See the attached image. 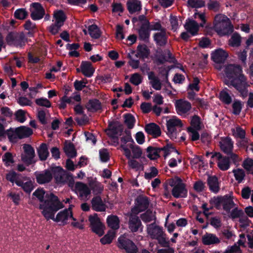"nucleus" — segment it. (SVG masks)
<instances>
[{"mask_svg":"<svg viewBox=\"0 0 253 253\" xmlns=\"http://www.w3.org/2000/svg\"><path fill=\"white\" fill-rule=\"evenodd\" d=\"M63 208L64 206L62 202L54 195H51L46 202L40 206L41 213L47 220L52 219L61 225L67 224L70 220H75L72 215L71 205L68 209L59 212L55 216V213Z\"/></svg>","mask_w":253,"mask_h":253,"instance_id":"nucleus-1","label":"nucleus"},{"mask_svg":"<svg viewBox=\"0 0 253 253\" xmlns=\"http://www.w3.org/2000/svg\"><path fill=\"white\" fill-rule=\"evenodd\" d=\"M224 72L225 84L229 86H233L241 92H244L247 83L241 67L239 65L230 64L225 67Z\"/></svg>","mask_w":253,"mask_h":253,"instance_id":"nucleus-2","label":"nucleus"},{"mask_svg":"<svg viewBox=\"0 0 253 253\" xmlns=\"http://www.w3.org/2000/svg\"><path fill=\"white\" fill-rule=\"evenodd\" d=\"M213 29L220 36L230 34L233 30V27L230 20L222 14H217L213 22Z\"/></svg>","mask_w":253,"mask_h":253,"instance_id":"nucleus-3","label":"nucleus"},{"mask_svg":"<svg viewBox=\"0 0 253 253\" xmlns=\"http://www.w3.org/2000/svg\"><path fill=\"white\" fill-rule=\"evenodd\" d=\"M147 233L148 236L152 239H156L158 243L165 245L167 243L166 234L163 227L153 223L147 225Z\"/></svg>","mask_w":253,"mask_h":253,"instance_id":"nucleus-4","label":"nucleus"},{"mask_svg":"<svg viewBox=\"0 0 253 253\" xmlns=\"http://www.w3.org/2000/svg\"><path fill=\"white\" fill-rule=\"evenodd\" d=\"M167 134L172 140L177 138V134L183 126L182 121L175 116H173L167 121Z\"/></svg>","mask_w":253,"mask_h":253,"instance_id":"nucleus-5","label":"nucleus"},{"mask_svg":"<svg viewBox=\"0 0 253 253\" xmlns=\"http://www.w3.org/2000/svg\"><path fill=\"white\" fill-rule=\"evenodd\" d=\"M169 185L173 187L172 194L175 198H184L187 196V191L185 185L180 178L175 177L170 179Z\"/></svg>","mask_w":253,"mask_h":253,"instance_id":"nucleus-6","label":"nucleus"},{"mask_svg":"<svg viewBox=\"0 0 253 253\" xmlns=\"http://www.w3.org/2000/svg\"><path fill=\"white\" fill-rule=\"evenodd\" d=\"M121 147L123 151L124 155L127 159L142 158V149L135 143H128L127 145L121 144Z\"/></svg>","mask_w":253,"mask_h":253,"instance_id":"nucleus-7","label":"nucleus"},{"mask_svg":"<svg viewBox=\"0 0 253 253\" xmlns=\"http://www.w3.org/2000/svg\"><path fill=\"white\" fill-rule=\"evenodd\" d=\"M33 133V130L25 126H21L14 130H8L7 135L9 140L15 142L18 139H22L29 137Z\"/></svg>","mask_w":253,"mask_h":253,"instance_id":"nucleus-8","label":"nucleus"},{"mask_svg":"<svg viewBox=\"0 0 253 253\" xmlns=\"http://www.w3.org/2000/svg\"><path fill=\"white\" fill-rule=\"evenodd\" d=\"M117 246L121 249L125 250L127 253H137V248L134 243L128 239L125 235L118 239Z\"/></svg>","mask_w":253,"mask_h":253,"instance_id":"nucleus-9","label":"nucleus"},{"mask_svg":"<svg viewBox=\"0 0 253 253\" xmlns=\"http://www.w3.org/2000/svg\"><path fill=\"white\" fill-rule=\"evenodd\" d=\"M6 41L10 45L22 47L26 42L24 35L22 33L11 32L6 37Z\"/></svg>","mask_w":253,"mask_h":253,"instance_id":"nucleus-10","label":"nucleus"},{"mask_svg":"<svg viewBox=\"0 0 253 253\" xmlns=\"http://www.w3.org/2000/svg\"><path fill=\"white\" fill-rule=\"evenodd\" d=\"M123 130V125L119 122L115 121L109 123L108 128L106 130L107 134L110 137L116 138L122 134Z\"/></svg>","mask_w":253,"mask_h":253,"instance_id":"nucleus-11","label":"nucleus"},{"mask_svg":"<svg viewBox=\"0 0 253 253\" xmlns=\"http://www.w3.org/2000/svg\"><path fill=\"white\" fill-rule=\"evenodd\" d=\"M88 219L93 232L99 236L103 235L104 233L105 226L101 222L97 214L90 215Z\"/></svg>","mask_w":253,"mask_h":253,"instance_id":"nucleus-12","label":"nucleus"},{"mask_svg":"<svg viewBox=\"0 0 253 253\" xmlns=\"http://www.w3.org/2000/svg\"><path fill=\"white\" fill-rule=\"evenodd\" d=\"M74 191L81 200H86L87 197L90 194V189L88 186L81 182L76 183Z\"/></svg>","mask_w":253,"mask_h":253,"instance_id":"nucleus-13","label":"nucleus"},{"mask_svg":"<svg viewBox=\"0 0 253 253\" xmlns=\"http://www.w3.org/2000/svg\"><path fill=\"white\" fill-rule=\"evenodd\" d=\"M177 113L180 116H185L189 114L192 107L191 103L183 99L177 100L175 103Z\"/></svg>","mask_w":253,"mask_h":253,"instance_id":"nucleus-14","label":"nucleus"},{"mask_svg":"<svg viewBox=\"0 0 253 253\" xmlns=\"http://www.w3.org/2000/svg\"><path fill=\"white\" fill-rule=\"evenodd\" d=\"M211 158L216 161L218 168L223 171L228 170L230 166L229 159L226 157H223L219 153L212 154Z\"/></svg>","mask_w":253,"mask_h":253,"instance_id":"nucleus-15","label":"nucleus"},{"mask_svg":"<svg viewBox=\"0 0 253 253\" xmlns=\"http://www.w3.org/2000/svg\"><path fill=\"white\" fill-rule=\"evenodd\" d=\"M52 169H48L41 172H35L37 182L40 184L49 183L52 179Z\"/></svg>","mask_w":253,"mask_h":253,"instance_id":"nucleus-16","label":"nucleus"},{"mask_svg":"<svg viewBox=\"0 0 253 253\" xmlns=\"http://www.w3.org/2000/svg\"><path fill=\"white\" fill-rule=\"evenodd\" d=\"M24 153L21 156L22 161L28 165H30L33 162V159L35 156L34 148L29 144L23 145Z\"/></svg>","mask_w":253,"mask_h":253,"instance_id":"nucleus-17","label":"nucleus"},{"mask_svg":"<svg viewBox=\"0 0 253 253\" xmlns=\"http://www.w3.org/2000/svg\"><path fill=\"white\" fill-rule=\"evenodd\" d=\"M31 16L34 20L42 19L44 15V10L42 5L38 2L33 3L30 6Z\"/></svg>","mask_w":253,"mask_h":253,"instance_id":"nucleus-18","label":"nucleus"},{"mask_svg":"<svg viewBox=\"0 0 253 253\" xmlns=\"http://www.w3.org/2000/svg\"><path fill=\"white\" fill-rule=\"evenodd\" d=\"M149 202L146 197H139L136 200L135 207L132 209V213L137 214L145 210L148 206Z\"/></svg>","mask_w":253,"mask_h":253,"instance_id":"nucleus-19","label":"nucleus"},{"mask_svg":"<svg viewBox=\"0 0 253 253\" xmlns=\"http://www.w3.org/2000/svg\"><path fill=\"white\" fill-rule=\"evenodd\" d=\"M16 185L21 187L26 193H30L34 189L32 180L28 177L22 176L19 181H16Z\"/></svg>","mask_w":253,"mask_h":253,"instance_id":"nucleus-20","label":"nucleus"},{"mask_svg":"<svg viewBox=\"0 0 253 253\" xmlns=\"http://www.w3.org/2000/svg\"><path fill=\"white\" fill-rule=\"evenodd\" d=\"M53 170L52 175H54L56 182L58 183H64L66 181L68 175L64 170L60 168L51 169Z\"/></svg>","mask_w":253,"mask_h":253,"instance_id":"nucleus-21","label":"nucleus"},{"mask_svg":"<svg viewBox=\"0 0 253 253\" xmlns=\"http://www.w3.org/2000/svg\"><path fill=\"white\" fill-rule=\"evenodd\" d=\"M222 151L227 154L231 153L233 148V142L228 137L222 138L219 142Z\"/></svg>","mask_w":253,"mask_h":253,"instance_id":"nucleus-22","label":"nucleus"},{"mask_svg":"<svg viewBox=\"0 0 253 253\" xmlns=\"http://www.w3.org/2000/svg\"><path fill=\"white\" fill-rule=\"evenodd\" d=\"M153 37L155 42L159 46H164L167 42L168 36L166 30L157 32L154 34Z\"/></svg>","mask_w":253,"mask_h":253,"instance_id":"nucleus-23","label":"nucleus"},{"mask_svg":"<svg viewBox=\"0 0 253 253\" xmlns=\"http://www.w3.org/2000/svg\"><path fill=\"white\" fill-rule=\"evenodd\" d=\"M227 57L228 53L221 48L215 50L211 54L212 60L216 63L224 62Z\"/></svg>","mask_w":253,"mask_h":253,"instance_id":"nucleus-24","label":"nucleus"},{"mask_svg":"<svg viewBox=\"0 0 253 253\" xmlns=\"http://www.w3.org/2000/svg\"><path fill=\"white\" fill-rule=\"evenodd\" d=\"M133 214V213L130 214L128 222V227L132 232H135L141 227L142 224L138 217Z\"/></svg>","mask_w":253,"mask_h":253,"instance_id":"nucleus-25","label":"nucleus"},{"mask_svg":"<svg viewBox=\"0 0 253 253\" xmlns=\"http://www.w3.org/2000/svg\"><path fill=\"white\" fill-rule=\"evenodd\" d=\"M91 206L92 209L97 211H104L107 207L99 196H96L92 199Z\"/></svg>","mask_w":253,"mask_h":253,"instance_id":"nucleus-26","label":"nucleus"},{"mask_svg":"<svg viewBox=\"0 0 253 253\" xmlns=\"http://www.w3.org/2000/svg\"><path fill=\"white\" fill-rule=\"evenodd\" d=\"M202 242L205 245H211L220 243L219 239L214 234L206 233L202 238Z\"/></svg>","mask_w":253,"mask_h":253,"instance_id":"nucleus-27","label":"nucleus"},{"mask_svg":"<svg viewBox=\"0 0 253 253\" xmlns=\"http://www.w3.org/2000/svg\"><path fill=\"white\" fill-rule=\"evenodd\" d=\"M199 25L197 22L193 20H187L184 28L191 35L194 36L197 34Z\"/></svg>","mask_w":253,"mask_h":253,"instance_id":"nucleus-28","label":"nucleus"},{"mask_svg":"<svg viewBox=\"0 0 253 253\" xmlns=\"http://www.w3.org/2000/svg\"><path fill=\"white\" fill-rule=\"evenodd\" d=\"M127 9L130 14L140 11L141 2L139 0H128L126 3Z\"/></svg>","mask_w":253,"mask_h":253,"instance_id":"nucleus-29","label":"nucleus"},{"mask_svg":"<svg viewBox=\"0 0 253 253\" xmlns=\"http://www.w3.org/2000/svg\"><path fill=\"white\" fill-rule=\"evenodd\" d=\"M51 195H54L52 193L49 194H46L45 196L44 191L41 188L37 189L33 193V196L35 198H37L40 202L39 206L42 203L46 202L47 199H49V196Z\"/></svg>","mask_w":253,"mask_h":253,"instance_id":"nucleus-30","label":"nucleus"},{"mask_svg":"<svg viewBox=\"0 0 253 253\" xmlns=\"http://www.w3.org/2000/svg\"><path fill=\"white\" fill-rule=\"evenodd\" d=\"M148 76L152 87L157 90H160L162 88V83L159 78L155 76L152 72H149Z\"/></svg>","mask_w":253,"mask_h":253,"instance_id":"nucleus-31","label":"nucleus"},{"mask_svg":"<svg viewBox=\"0 0 253 253\" xmlns=\"http://www.w3.org/2000/svg\"><path fill=\"white\" fill-rule=\"evenodd\" d=\"M145 159L144 158L142 157L140 159H127L128 166L135 170L142 169H143L142 159Z\"/></svg>","mask_w":253,"mask_h":253,"instance_id":"nucleus-32","label":"nucleus"},{"mask_svg":"<svg viewBox=\"0 0 253 253\" xmlns=\"http://www.w3.org/2000/svg\"><path fill=\"white\" fill-rule=\"evenodd\" d=\"M81 69L82 73L87 77H91L94 72L91 63L89 62H83L81 65Z\"/></svg>","mask_w":253,"mask_h":253,"instance_id":"nucleus-33","label":"nucleus"},{"mask_svg":"<svg viewBox=\"0 0 253 253\" xmlns=\"http://www.w3.org/2000/svg\"><path fill=\"white\" fill-rule=\"evenodd\" d=\"M87 110L91 112H95L101 109V104L97 99L90 100L85 105Z\"/></svg>","mask_w":253,"mask_h":253,"instance_id":"nucleus-34","label":"nucleus"},{"mask_svg":"<svg viewBox=\"0 0 253 253\" xmlns=\"http://www.w3.org/2000/svg\"><path fill=\"white\" fill-rule=\"evenodd\" d=\"M145 129L148 134L152 135L155 137L160 136L161 134V130L159 127L154 123L146 125Z\"/></svg>","mask_w":253,"mask_h":253,"instance_id":"nucleus-35","label":"nucleus"},{"mask_svg":"<svg viewBox=\"0 0 253 253\" xmlns=\"http://www.w3.org/2000/svg\"><path fill=\"white\" fill-rule=\"evenodd\" d=\"M127 56L129 58L128 63L130 66L133 69H137L139 66V61L137 59L138 58L137 54H136L135 51L132 50L128 53Z\"/></svg>","mask_w":253,"mask_h":253,"instance_id":"nucleus-36","label":"nucleus"},{"mask_svg":"<svg viewBox=\"0 0 253 253\" xmlns=\"http://www.w3.org/2000/svg\"><path fill=\"white\" fill-rule=\"evenodd\" d=\"M222 206L224 210L229 212L235 206L232 198L228 195L224 196Z\"/></svg>","mask_w":253,"mask_h":253,"instance_id":"nucleus-37","label":"nucleus"},{"mask_svg":"<svg viewBox=\"0 0 253 253\" xmlns=\"http://www.w3.org/2000/svg\"><path fill=\"white\" fill-rule=\"evenodd\" d=\"M208 183L211 191L215 193L218 192L219 187L218 179L216 176L209 177L208 179Z\"/></svg>","mask_w":253,"mask_h":253,"instance_id":"nucleus-38","label":"nucleus"},{"mask_svg":"<svg viewBox=\"0 0 253 253\" xmlns=\"http://www.w3.org/2000/svg\"><path fill=\"white\" fill-rule=\"evenodd\" d=\"M108 225L113 230L118 229L120 227V220L116 215H109L107 219Z\"/></svg>","mask_w":253,"mask_h":253,"instance_id":"nucleus-39","label":"nucleus"},{"mask_svg":"<svg viewBox=\"0 0 253 253\" xmlns=\"http://www.w3.org/2000/svg\"><path fill=\"white\" fill-rule=\"evenodd\" d=\"M38 153L41 161L45 160L49 156L47 145L45 143H42L38 149Z\"/></svg>","mask_w":253,"mask_h":253,"instance_id":"nucleus-40","label":"nucleus"},{"mask_svg":"<svg viewBox=\"0 0 253 253\" xmlns=\"http://www.w3.org/2000/svg\"><path fill=\"white\" fill-rule=\"evenodd\" d=\"M149 25L146 26H140L138 31L139 38L143 41H147L150 36Z\"/></svg>","mask_w":253,"mask_h":253,"instance_id":"nucleus-41","label":"nucleus"},{"mask_svg":"<svg viewBox=\"0 0 253 253\" xmlns=\"http://www.w3.org/2000/svg\"><path fill=\"white\" fill-rule=\"evenodd\" d=\"M54 23L59 26H62L66 19V16L62 11L59 10L54 13Z\"/></svg>","mask_w":253,"mask_h":253,"instance_id":"nucleus-42","label":"nucleus"},{"mask_svg":"<svg viewBox=\"0 0 253 253\" xmlns=\"http://www.w3.org/2000/svg\"><path fill=\"white\" fill-rule=\"evenodd\" d=\"M234 177L238 183H241L245 179L246 175L244 169L240 168L234 169L232 170Z\"/></svg>","mask_w":253,"mask_h":253,"instance_id":"nucleus-43","label":"nucleus"},{"mask_svg":"<svg viewBox=\"0 0 253 253\" xmlns=\"http://www.w3.org/2000/svg\"><path fill=\"white\" fill-rule=\"evenodd\" d=\"M66 154L69 157H74L76 156V151L74 145L71 143H66L64 147Z\"/></svg>","mask_w":253,"mask_h":253,"instance_id":"nucleus-44","label":"nucleus"},{"mask_svg":"<svg viewBox=\"0 0 253 253\" xmlns=\"http://www.w3.org/2000/svg\"><path fill=\"white\" fill-rule=\"evenodd\" d=\"M116 232L114 230H110L107 234L100 239V242L104 245L110 244L115 237Z\"/></svg>","mask_w":253,"mask_h":253,"instance_id":"nucleus-45","label":"nucleus"},{"mask_svg":"<svg viewBox=\"0 0 253 253\" xmlns=\"http://www.w3.org/2000/svg\"><path fill=\"white\" fill-rule=\"evenodd\" d=\"M89 35L92 38L98 39L100 37L101 34L100 30L96 25H91L88 28Z\"/></svg>","mask_w":253,"mask_h":253,"instance_id":"nucleus-46","label":"nucleus"},{"mask_svg":"<svg viewBox=\"0 0 253 253\" xmlns=\"http://www.w3.org/2000/svg\"><path fill=\"white\" fill-rule=\"evenodd\" d=\"M242 166L248 173L253 174V160L252 159H245Z\"/></svg>","mask_w":253,"mask_h":253,"instance_id":"nucleus-47","label":"nucleus"},{"mask_svg":"<svg viewBox=\"0 0 253 253\" xmlns=\"http://www.w3.org/2000/svg\"><path fill=\"white\" fill-rule=\"evenodd\" d=\"M141 218L144 222H150L156 219L155 213L150 211H146L141 215Z\"/></svg>","mask_w":253,"mask_h":253,"instance_id":"nucleus-48","label":"nucleus"},{"mask_svg":"<svg viewBox=\"0 0 253 253\" xmlns=\"http://www.w3.org/2000/svg\"><path fill=\"white\" fill-rule=\"evenodd\" d=\"M49 116L47 110L40 109L38 111V117L42 124L47 123V118Z\"/></svg>","mask_w":253,"mask_h":253,"instance_id":"nucleus-49","label":"nucleus"},{"mask_svg":"<svg viewBox=\"0 0 253 253\" xmlns=\"http://www.w3.org/2000/svg\"><path fill=\"white\" fill-rule=\"evenodd\" d=\"M233 135L237 139L244 138L246 136L245 130L240 126H237L232 129Z\"/></svg>","mask_w":253,"mask_h":253,"instance_id":"nucleus-50","label":"nucleus"},{"mask_svg":"<svg viewBox=\"0 0 253 253\" xmlns=\"http://www.w3.org/2000/svg\"><path fill=\"white\" fill-rule=\"evenodd\" d=\"M241 43V37L237 33H234L229 40V44L232 46H238Z\"/></svg>","mask_w":253,"mask_h":253,"instance_id":"nucleus-51","label":"nucleus"},{"mask_svg":"<svg viewBox=\"0 0 253 253\" xmlns=\"http://www.w3.org/2000/svg\"><path fill=\"white\" fill-rule=\"evenodd\" d=\"M22 176L16 173L14 171H10L8 172L6 176V178L7 180L10 181L12 183L15 182L16 184V181H19Z\"/></svg>","mask_w":253,"mask_h":253,"instance_id":"nucleus-52","label":"nucleus"},{"mask_svg":"<svg viewBox=\"0 0 253 253\" xmlns=\"http://www.w3.org/2000/svg\"><path fill=\"white\" fill-rule=\"evenodd\" d=\"M138 57H142L143 58L146 57L149 54V50L145 45H139L137 46Z\"/></svg>","mask_w":253,"mask_h":253,"instance_id":"nucleus-53","label":"nucleus"},{"mask_svg":"<svg viewBox=\"0 0 253 253\" xmlns=\"http://www.w3.org/2000/svg\"><path fill=\"white\" fill-rule=\"evenodd\" d=\"M158 174L157 169L154 167H151L145 172L144 177L146 179H151L156 177Z\"/></svg>","mask_w":253,"mask_h":253,"instance_id":"nucleus-54","label":"nucleus"},{"mask_svg":"<svg viewBox=\"0 0 253 253\" xmlns=\"http://www.w3.org/2000/svg\"><path fill=\"white\" fill-rule=\"evenodd\" d=\"M2 160L6 166H10L14 163L12 155L10 152L5 153L2 156Z\"/></svg>","mask_w":253,"mask_h":253,"instance_id":"nucleus-55","label":"nucleus"},{"mask_svg":"<svg viewBox=\"0 0 253 253\" xmlns=\"http://www.w3.org/2000/svg\"><path fill=\"white\" fill-rule=\"evenodd\" d=\"M147 156L151 160L156 159L159 157L158 154V150L159 149H157L153 147H149L147 148Z\"/></svg>","mask_w":253,"mask_h":253,"instance_id":"nucleus-56","label":"nucleus"},{"mask_svg":"<svg viewBox=\"0 0 253 253\" xmlns=\"http://www.w3.org/2000/svg\"><path fill=\"white\" fill-rule=\"evenodd\" d=\"M191 126L190 127H193V129L200 130L201 128L202 125L200 119L197 116H194L193 117L191 121Z\"/></svg>","mask_w":253,"mask_h":253,"instance_id":"nucleus-57","label":"nucleus"},{"mask_svg":"<svg viewBox=\"0 0 253 253\" xmlns=\"http://www.w3.org/2000/svg\"><path fill=\"white\" fill-rule=\"evenodd\" d=\"M171 29L175 31L181 25V22L179 21L176 16L171 15L169 19Z\"/></svg>","mask_w":253,"mask_h":253,"instance_id":"nucleus-58","label":"nucleus"},{"mask_svg":"<svg viewBox=\"0 0 253 253\" xmlns=\"http://www.w3.org/2000/svg\"><path fill=\"white\" fill-rule=\"evenodd\" d=\"M220 99L226 104H229L232 101V98L229 94L224 90L220 92L219 94Z\"/></svg>","mask_w":253,"mask_h":253,"instance_id":"nucleus-59","label":"nucleus"},{"mask_svg":"<svg viewBox=\"0 0 253 253\" xmlns=\"http://www.w3.org/2000/svg\"><path fill=\"white\" fill-rule=\"evenodd\" d=\"M28 15V12L24 8L17 9L14 12V16L16 18L22 20L26 18Z\"/></svg>","mask_w":253,"mask_h":253,"instance_id":"nucleus-60","label":"nucleus"},{"mask_svg":"<svg viewBox=\"0 0 253 253\" xmlns=\"http://www.w3.org/2000/svg\"><path fill=\"white\" fill-rule=\"evenodd\" d=\"M223 197H213L210 200V203L212 206L219 209L222 204Z\"/></svg>","mask_w":253,"mask_h":253,"instance_id":"nucleus-61","label":"nucleus"},{"mask_svg":"<svg viewBox=\"0 0 253 253\" xmlns=\"http://www.w3.org/2000/svg\"><path fill=\"white\" fill-rule=\"evenodd\" d=\"M187 3L189 6L192 8H199L204 5V1L202 0H188Z\"/></svg>","mask_w":253,"mask_h":253,"instance_id":"nucleus-62","label":"nucleus"},{"mask_svg":"<svg viewBox=\"0 0 253 253\" xmlns=\"http://www.w3.org/2000/svg\"><path fill=\"white\" fill-rule=\"evenodd\" d=\"M125 122L128 128H131L134 124V118L132 115L127 114L125 116Z\"/></svg>","mask_w":253,"mask_h":253,"instance_id":"nucleus-63","label":"nucleus"},{"mask_svg":"<svg viewBox=\"0 0 253 253\" xmlns=\"http://www.w3.org/2000/svg\"><path fill=\"white\" fill-rule=\"evenodd\" d=\"M129 81L134 85H138L142 82V77L139 74L135 73L131 75Z\"/></svg>","mask_w":253,"mask_h":253,"instance_id":"nucleus-64","label":"nucleus"}]
</instances>
